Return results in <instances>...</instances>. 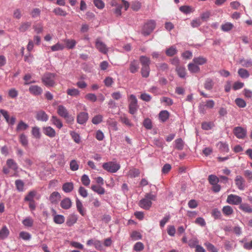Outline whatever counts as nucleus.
Listing matches in <instances>:
<instances>
[{"instance_id": "nucleus-15", "label": "nucleus", "mask_w": 252, "mask_h": 252, "mask_svg": "<svg viewBox=\"0 0 252 252\" xmlns=\"http://www.w3.org/2000/svg\"><path fill=\"white\" fill-rule=\"evenodd\" d=\"M57 113L62 118L66 117L67 115L69 114L68 111L63 105H60L57 107Z\"/></svg>"}, {"instance_id": "nucleus-21", "label": "nucleus", "mask_w": 252, "mask_h": 252, "mask_svg": "<svg viewBox=\"0 0 252 252\" xmlns=\"http://www.w3.org/2000/svg\"><path fill=\"white\" fill-rule=\"evenodd\" d=\"M51 122H52V124L55 125L57 128L59 129L63 127V125L61 120L56 116H52Z\"/></svg>"}, {"instance_id": "nucleus-42", "label": "nucleus", "mask_w": 252, "mask_h": 252, "mask_svg": "<svg viewBox=\"0 0 252 252\" xmlns=\"http://www.w3.org/2000/svg\"><path fill=\"white\" fill-rule=\"evenodd\" d=\"M150 71V66H142L141 73L143 77L147 78L149 76Z\"/></svg>"}, {"instance_id": "nucleus-61", "label": "nucleus", "mask_w": 252, "mask_h": 252, "mask_svg": "<svg viewBox=\"0 0 252 252\" xmlns=\"http://www.w3.org/2000/svg\"><path fill=\"white\" fill-rule=\"evenodd\" d=\"M130 237L132 240H137L139 239H141L142 238V236L141 234L136 231H134L131 232L130 234Z\"/></svg>"}, {"instance_id": "nucleus-51", "label": "nucleus", "mask_w": 252, "mask_h": 252, "mask_svg": "<svg viewBox=\"0 0 252 252\" xmlns=\"http://www.w3.org/2000/svg\"><path fill=\"white\" fill-rule=\"evenodd\" d=\"M23 224L27 227H32L33 225V220L30 217H27L22 221Z\"/></svg>"}, {"instance_id": "nucleus-46", "label": "nucleus", "mask_w": 252, "mask_h": 252, "mask_svg": "<svg viewBox=\"0 0 252 252\" xmlns=\"http://www.w3.org/2000/svg\"><path fill=\"white\" fill-rule=\"evenodd\" d=\"M242 65L245 67H249L252 66V60L251 59H241L239 61Z\"/></svg>"}, {"instance_id": "nucleus-5", "label": "nucleus", "mask_w": 252, "mask_h": 252, "mask_svg": "<svg viewBox=\"0 0 252 252\" xmlns=\"http://www.w3.org/2000/svg\"><path fill=\"white\" fill-rule=\"evenodd\" d=\"M102 167L104 169L111 173L116 172L120 168L119 164L112 161L103 163Z\"/></svg>"}, {"instance_id": "nucleus-44", "label": "nucleus", "mask_w": 252, "mask_h": 252, "mask_svg": "<svg viewBox=\"0 0 252 252\" xmlns=\"http://www.w3.org/2000/svg\"><path fill=\"white\" fill-rule=\"evenodd\" d=\"M64 217L61 215H55L54 217V221L57 224H62L64 222Z\"/></svg>"}, {"instance_id": "nucleus-37", "label": "nucleus", "mask_w": 252, "mask_h": 252, "mask_svg": "<svg viewBox=\"0 0 252 252\" xmlns=\"http://www.w3.org/2000/svg\"><path fill=\"white\" fill-rule=\"evenodd\" d=\"M37 193L36 191L35 190H31L30 191L28 195L25 197V201L32 202L33 201V198L35 197Z\"/></svg>"}, {"instance_id": "nucleus-6", "label": "nucleus", "mask_w": 252, "mask_h": 252, "mask_svg": "<svg viewBox=\"0 0 252 252\" xmlns=\"http://www.w3.org/2000/svg\"><path fill=\"white\" fill-rule=\"evenodd\" d=\"M226 202L229 204L240 205L242 202V198L237 195L231 194L228 195Z\"/></svg>"}, {"instance_id": "nucleus-34", "label": "nucleus", "mask_w": 252, "mask_h": 252, "mask_svg": "<svg viewBox=\"0 0 252 252\" xmlns=\"http://www.w3.org/2000/svg\"><path fill=\"white\" fill-rule=\"evenodd\" d=\"M223 214L225 216H229L234 213L232 208L228 205L224 206L222 209Z\"/></svg>"}, {"instance_id": "nucleus-63", "label": "nucleus", "mask_w": 252, "mask_h": 252, "mask_svg": "<svg viewBox=\"0 0 252 252\" xmlns=\"http://www.w3.org/2000/svg\"><path fill=\"white\" fill-rule=\"evenodd\" d=\"M70 135L71 136L72 139L74 140V141L76 143H79L80 142V135L74 132V131H70Z\"/></svg>"}, {"instance_id": "nucleus-39", "label": "nucleus", "mask_w": 252, "mask_h": 252, "mask_svg": "<svg viewBox=\"0 0 252 252\" xmlns=\"http://www.w3.org/2000/svg\"><path fill=\"white\" fill-rule=\"evenodd\" d=\"M31 23L29 22L22 23L19 28V30L21 32H25L31 26Z\"/></svg>"}, {"instance_id": "nucleus-36", "label": "nucleus", "mask_w": 252, "mask_h": 252, "mask_svg": "<svg viewBox=\"0 0 252 252\" xmlns=\"http://www.w3.org/2000/svg\"><path fill=\"white\" fill-rule=\"evenodd\" d=\"M32 134L36 139H39L41 137L40 128L37 126H34L32 128Z\"/></svg>"}, {"instance_id": "nucleus-19", "label": "nucleus", "mask_w": 252, "mask_h": 252, "mask_svg": "<svg viewBox=\"0 0 252 252\" xmlns=\"http://www.w3.org/2000/svg\"><path fill=\"white\" fill-rule=\"evenodd\" d=\"M139 69V63L137 61L133 60L131 61L129 64V71L132 73H135L137 72Z\"/></svg>"}, {"instance_id": "nucleus-60", "label": "nucleus", "mask_w": 252, "mask_h": 252, "mask_svg": "<svg viewBox=\"0 0 252 252\" xmlns=\"http://www.w3.org/2000/svg\"><path fill=\"white\" fill-rule=\"evenodd\" d=\"M235 101L237 105L240 108H244L246 106L245 101L242 98H237Z\"/></svg>"}, {"instance_id": "nucleus-41", "label": "nucleus", "mask_w": 252, "mask_h": 252, "mask_svg": "<svg viewBox=\"0 0 252 252\" xmlns=\"http://www.w3.org/2000/svg\"><path fill=\"white\" fill-rule=\"evenodd\" d=\"M15 183L16 189L19 191L21 192L24 191V183L23 181L20 179L16 180Z\"/></svg>"}, {"instance_id": "nucleus-25", "label": "nucleus", "mask_w": 252, "mask_h": 252, "mask_svg": "<svg viewBox=\"0 0 252 252\" xmlns=\"http://www.w3.org/2000/svg\"><path fill=\"white\" fill-rule=\"evenodd\" d=\"M217 146L221 152L228 153L229 152V147L227 144L223 142H219Z\"/></svg>"}, {"instance_id": "nucleus-38", "label": "nucleus", "mask_w": 252, "mask_h": 252, "mask_svg": "<svg viewBox=\"0 0 252 252\" xmlns=\"http://www.w3.org/2000/svg\"><path fill=\"white\" fill-rule=\"evenodd\" d=\"M64 42L68 49H73L76 44V42L74 39H66L64 40Z\"/></svg>"}, {"instance_id": "nucleus-27", "label": "nucleus", "mask_w": 252, "mask_h": 252, "mask_svg": "<svg viewBox=\"0 0 252 252\" xmlns=\"http://www.w3.org/2000/svg\"><path fill=\"white\" fill-rule=\"evenodd\" d=\"M139 61L142 66H150L151 62L149 58L145 56H141L140 57Z\"/></svg>"}, {"instance_id": "nucleus-2", "label": "nucleus", "mask_w": 252, "mask_h": 252, "mask_svg": "<svg viewBox=\"0 0 252 252\" xmlns=\"http://www.w3.org/2000/svg\"><path fill=\"white\" fill-rule=\"evenodd\" d=\"M56 74L46 72L43 74L41 80L43 84L47 87H53L56 85L55 78Z\"/></svg>"}, {"instance_id": "nucleus-53", "label": "nucleus", "mask_w": 252, "mask_h": 252, "mask_svg": "<svg viewBox=\"0 0 252 252\" xmlns=\"http://www.w3.org/2000/svg\"><path fill=\"white\" fill-rule=\"evenodd\" d=\"M54 13L57 15L65 16L67 15L66 11L60 7H57L53 10Z\"/></svg>"}, {"instance_id": "nucleus-18", "label": "nucleus", "mask_w": 252, "mask_h": 252, "mask_svg": "<svg viewBox=\"0 0 252 252\" xmlns=\"http://www.w3.org/2000/svg\"><path fill=\"white\" fill-rule=\"evenodd\" d=\"M78 220V217L76 215H70L67 218L66 224L68 226H71L75 223Z\"/></svg>"}, {"instance_id": "nucleus-14", "label": "nucleus", "mask_w": 252, "mask_h": 252, "mask_svg": "<svg viewBox=\"0 0 252 252\" xmlns=\"http://www.w3.org/2000/svg\"><path fill=\"white\" fill-rule=\"evenodd\" d=\"M60 206L63 209L67 210L71 208L72 202L70 198L66 197L61 201Z\"/></svg>"}, {"instance_id": "nucleus-50", "label": "nucleus", "mask_w": 252, "mask_h": 252, "mask_svg": "<svg viewBox=\"0 0 252 252\" xmlns=\"http://www.w3.org/2000/svg\"><path fill=\"white\" fill-rule=\"evenodd\" d=\"M140 175V171L136 168L132 169L128 172V175L130 178H135Z\"/></svg>"}, {"instance_id": "nucleus-17", "label": "nucleus", "mask_w": 252, "mask_h": 252, "mask_svg": "<svg viewBox=\"0 0 252 252\" xmlns=\"http://www.w3.org/2000/svg\"><path fill=\"white\" fill-rule=\"evenodd\" d=\"M6 165L8 168L12 169L15 172H17L18 165L13 159H8L6 161Z\"/></svg>"}, {"instance_id": "nucleus-30", "label": "nucleus", "mask_w": 252, "mask_h": 252, "mask_svg": "<svg viewBox=\"0 0 252 252\" xmlns=\"http://www.w3.org/2000/svg\"><path fill=\"white\" fill-rule=\"evenodd\" d=\"M73 184L71 182H67L64 183L63 185V190L65 192H70L73 189Z\"/></svg>"}, {"instance_id": "nucleus-11", "label": "nucleus", "mask_w": 252, "mask_h": 252, "mask_svg": "<svg viewBox=\"0 0 252 252\" xmlns=\"http://www.w3.org/2000/svg\"><path fill=\"white\" fill-rule=\"evenodd\" d=\"M89 118L88 113L87 112H80L77 117V123L79 124L83 125L85 124L88 121Z\"/></svg>"}, {"instance_id": "nucleus-16", "label": "nucleus", "mask_w": 252, "mask_h": 252, "mask_svg": "<svg viewBox=\"0 0 252 252\" xmlns=\"http://www.w3.org/2000/svg\"><path fill=\"white\" fill-rule=\"evenodd\" d=\"M61 196L57 191H54L49 196V200L53 204L57 203L61 199Z\"/></svg>"}, {"instance_id": "nucleus-64", "label": "nucleus", "mask_w": 252, "mask_h": 252, "mask_svg": "<svg viewBox=\"0 0 252 252\" xmlns=\"http://www.w3.org/2000/svg\"><path fill=\"white\" fill-rule=\"evenodd\" d=\"M204 245L209 251H210L211 252H218L217 249L210 243L207 242L205 243Z\"/></svg>"}, {"instance_id": "nucleus-12", "label": "nucleus", "mask_w": 252, "mask_h": 252, "mask_svg": "<svg viewBox=\"0 0 252 252\" xmlns=\"http://www.w3.org/2000/svg\"><path fill=\"white\" fill-rule=\"evenodd\" d=\"M29 90L30 93L34 95H40L43 92L42 89L37 85L31 86Z\"/></svg>"}, {"instance_id": "nucleus-43", "label": "nucleus", "mask_w": 252, "mask_h": 252, "mask_svg": "<svg viewBox=\"0 0 252 252\" xmlns=\"http://www.w3.org/2000/svg\"><path fill=\"white\" fill-rule=\"evenodd\" d=\"M177 53L176 48L174 46H172L170 48H168L166 51V54L167 56L171 57Z\"/></svg>"}, {"instance_id": "nucleus-13", "label": "nucleus", "mask_w": 252, "mask_h": 252, "mask_svg": "<svg viewBox=\"0 0 252 252\" xmlns=\"http://www.w3.org/2000/svg\"><path fill=\"white\" fill-rule=\"evenodd\" d=\"M35 118L38 121L46 122L48 121L49 117L44 111L40 110L36 113Z\"/></svg>"}, {"instance_id": "nucleus-59", "label": "nucleus", "mask_w": 252, "mask_h": 252, "mask_svg": "<svg viewBox=\"0 0 252 252\" xmlns=\"http://www.w3.org/2000/svg\"><path fill=\"white\" fill-rule=\"evenodd\" d=\"M19 140L20 143L23 146H26L28 144V141L27 136L24 134H21L19 136Z\"/></svg>"}, {"instance_id": "nucleus-20", "label": "nucleus", "mask_w": 252, "mask_h": 252, "mask_svg": "<svg viewBox=\"0 0 252 252\" xmlns=\"http://www.w3.org/2000/svg\"><path fill=\"white\" fill-rule=\"evenodd\" d=\"M214 84L213 80L212 78H208L204 82V87L206 90L210 91L213 88Z\"/></svg>"}, {"instance_id": "nucleus-26", "label": "nucleus", "mask_w": 252, "mask_h": 252, "mask_svg": "<svg viewBox=\"0 0 252 252\" xmlns=\"http://www.w3.org/2000/svg\"><path fill=\"white\" fill-rule=\"evenodd\" d=\"M169 118V113L167 110H162L159 113V119L162 122H166Z\"/></svg>"}, {"instance_id": "nucleus-45", "label": "nucleus", "mask_w": 252, "mask_h": 252, "mask_svg": "<svg viewBox=\"0 0 252 252\" xmlns=\"http://www.w3.org/2000/svg\"><path fill=\"white\" fill-rule=\"evenodd\" d=\"M143 125L147 129H151L153 127L152 122L150 119L148 118L144 119Z\"/></svg>"}, {"instance_id": "nucleus-8", "label": "nucleus", "mask_w": 252, "mask_h": 252, "mask_svg": "<svg viewBox=\"0 0 252 252\" xmlns=\"http://www.w3.org/2000/svg\"><path fill=\"white\" fill-rule=\"evenodd\" d=\"M234 182L236 186L240 190H244L246 187V181L244 178L240 175L236 176Z\"/></svg>"}, {"instance_id": "nucleus-10", "label": "nucleus", "mask_w": 252, "mask_h": 252, "mask_svg": "<svg viewBox=\"0 0 252 252\" xmlns=\"http://www.w3.org/2000/svg\"><path fill=\"white\" fill-rule=\"evenodd\" d=\"M42 131L45 135L51 138L55 137L56 135L55 130L50 126H44Z\"/></svg>"}, {"instance_id": "nucleus-58", "label": "nucleus", "mask_w": 252, "mask_h": 252, "mask_svg": "<svg viewBox=\"0 0 252 252\" xmlns=\"http://www.w3.org/2000/svg\"><path fill=\"white\" fill-rule=\"evenodd\" d=\"M102 116L101 115H97L95 116L92 119V122L94 125H97L100 123L102 121Z\"/></svg>"}, {"instance_id": "nucleus-7", "label": "nucleus", "mask_w": 252, "mask_h": 252, "mask_svg": "<svg viewBox=\"0 0 252 252\" xmlns=\"http://www.w3.org/2000/svg\"><path fill=\"white\" fill-rule=\"evenodd\" d=\"M234 134L238 139H244L247 135L246 129L241 126L235 127L233 130Z\"/></svg>"}, {"instance_id": "nucleus-49", "label": "nucleus", "mask_w": 252, "mask_h": 252, "mask_svg": "<svg viewBox=\"0 0 252 252\" xmlns=\"http://www.w3.org/2000/svg\"><path fill=\"white\" fill-rule=\"evenodd\" d=\"M64 48V45L63 44H61L60 43H57L55 45H53L51 47V49L53 52L62 50Z\"/></svg>"}, {"instance_id": "nucleus-57", "label": "nucleus", "mask_w": 252, "mask_h": 252, "mask_svg": "<svg viewBox=\"0 0 252 252\" xmlns=\"http://www.w3.org/2000/svg\"><path fill=\"white\" fill-rule=\"evenodd\" d=\"M82 184L85 186H88L90 184V180L88 175L84 174L81 179Z\"/></svg>"}, {"instance_id": "nucleus-48", "label": "nucleus", "mask_w": 252, "mask_h": 252, "mask_svg": "<svg viewBox=\"0 0 252 252\" xmlns=\"http://www.w3.org/2000/svg\"><path fill=\"white\" fill-rule=\"evenodd\" d=\"M141 7V3L138 1H133L131 3V8L135 11H138Z\"/></svg>"}, {"instance_id": "nucleus-47", "label": "nucleus", "mask_w": 252, "mask_h": 252, "mask_svg": "<svg viewBox=\"0 0 252 252\" xmlns=\"http://www.w3.org/2000/svg\"><path fill=\"white\" fill-rule=\"evenodd\" d=\"M66 93L68 95L72 96H77L80 94L79 91L75 88L67 89Z\"/></svg>"}, {"instance_id": "nucleus-29", "label": "nucleus", "mask_w": 252, "mask_h": 252, "mask_svg": "<svg viewBox=\"0 0 252 252\" xmlns=\"http://www.w3.org/2000/svg\"><path fill=\"white\" fill-rule=\"evenodd\" d=\"M234 27L233 24L230 22H226L221 25V30L223 32H227L231 31Z\"/></svg>"}, {"instance_id": "nucleus-22", "label": "nucleus", "mask_w": 252, "mask_h": 252, "mask_svg": "<svg viewBox=\"0 0 252 252\" xmlns=\"http://www.w3.org/2000/svg\"><path fill=\"white\" fill-rule=\"evenodd\" d=\"M188 67L189 70L191 73H198L200 71V67L193 62L189 63L188 64Z\"/></svg>"}, {"instance_id": "nucleus-55", "label": "nucleus", "mask_w": 252, "mask_h": 252, "mask_svg": "<svg viewBox=\"0 0 252 252\" xmlns=\"http://www.w3.org/2000/svg\"><path fill=\"white\" fill-rule=\"evenodd\" d=\"M144 248V246L143 244L140 242L136 243L133 247V250L136 252H141Z\"/></svg>"}, {"instance_id": "nucleus-4", "label": "nucleus", "mask_w": 252, "mask_h": 252, "mask_svg": "<svg viewBox=\"0 0 252 252\" xmlns=\"http://www.w3.org/2000/svg\"><path fill=\"white\" fill-rule=\"evenodd\" d=\"M129 112L131 114H134L136 113L138 109L137 99L136 96L133 94H131L129 97Z\"/></svg>"}, {"instance_id": "nucleus-40", "label": "nucleus", "mask_w": 252, "mask_h": 252, "mask_svg": "<svg viewBox=\"0 0 252 252\" xmlns=\"http://www.w3.org/2000/svg\"><path fill=\"white\" fill-rule=\"evenodd\" d=\"M28 127L29 126L27 124L24 123L23 121H21L19 122L16 127V131H20L25 130L27 129Z\"/></svg>"}, {"instance_id": "nucleus-28", "label": "nucleus", "mask_w": 252, "mask_h": 252, "mask_svg": "<svg viewBox=\"0 0 252 252\" xmlns=\"http://www.w3.org/2000/svg\"><path fill=\"white\" fill-rule=\"evenodd\" d=\"M9 234V231L6 226L2 227L0 230V239L3 240L7 238Z\"/></svg>"}, {"instance_id": "nucleus-9", "label": "nucleus", "mask_w": 252, "mask_h": 252, "mask_svg": "<svg viewBox=\"0 0 252 252\" xmlns=\"http://www.w3.org/2000/svg\"><path fill=\"white\" fill-rule=\"evenodd\" d=\"M95 47L96 49L101 53L106 54L108 52V48L104 43L100 40L99 38H97L95 41Z\"/></svg>"}, {"instance_id": "nucleus-62", "label": "nucleus", "mask_w": 252, "mask_h": 252, "mask_svg": "<svg viewBox=\"0 0 252 252\" xmlns=\"http://www.w3.org/2000/svg\"><path fill=\"white\" fill-rule=\"evenodd\" d=\"M94 4L98 9H102L104 7V3L102 0H94Z\"/></svg>"}, {"instance_id": "nucleus-56", "label": "nucleus", "mask_w": 252, "mask_h": 252, "mask_svg": "<svg viewBox=\"0 0 252 252\" xmlns=\"http://www.w3.org/2000/svg\"><path fill=\"white\" fill-rule=\"evenodd\" d=\"M69 165L70 168L72 171H76L79 168V164L75 159L71 160Z\"/></svg>"}, {"instance_id": "nucleus-3", "label": "nucleus", "mask_w": 252, "mask_h": 252, "mask_svg": "<svg viewBox=\"0 0 252 252\" xmlns=\"http://www.w3.org/2000/svg\"><path fill=\"white\" fill-rule=\"evenodd\" d=\"M156 23L155 20H150L146 22L142 28V34L144 36L150 35L155 29Z\"/></svg>"}, {"instance_id": "nucleus-24", "label": "nucleus", "mask_w": 252, "mask_h": 252, "mask_svg": "<svg viewBox=\"0 0 252 252\" xmlns=\"http://www.w3.org/2000/svg\"><path fill=\"white\" fill-rule=\"evenodd\" d=\"M239 209L243 212L247 213H252V208L247 203H242L239 205Z\"/></svg>"}, {"instance_id": "nucleus-33", "label": "nucleus", "mask_w": 252, "mask_h": 252, "mask_svg": "<svg viewBox=\"0 0 252 252\" xmlns=\"http://www.w3.org/2000/svg\"><path fill=\"white\" fill-rule=\"evenodd\" d=\"M192 62L194 63L197 65H203L207 62V59L202 57H196L193 59Z\"/></svg>"}, {"instance_id": "nucleus-32", "label": "nucleus", "mask_w": 252, "mask_h": 252, "mask_svg": "<svg viewBox=\"0 0 252 252\" xmlns=\"http://www.w3.org/2000/svg\"><path fill=\"white\" fill-rule=\"evenodd\" d=\"M175 148L178 150H182L184 148V142L181 138H178L175 140Z\"/></svg>"}, {"instance_id": "nucleus-31", "label": "nucleus", "mask_w": 252, "mask_h": 252, "mask_svg": "<svg viewBox=\"0 0 252 252\" xmlns=\"http://www.w3.org/2000/svg\"><path fill=\"white\" fill-rule=\"evenodd\" d=\"M176 71L178 75L181 78H185L186 75V69L182 66H177L176 68Z\"/></svg>"}, {"instance_id": "nucleus-1", "label": "nucleus", "mask_w": 252, "mask_h": 252, "mask_svg": "<svg viewBox=\"0 0 252 252\" xmlns=\"http://www.w3.org/2000/svg\"><path fill=\"white\" fill-rule=\"evenodd\" d=\"M157 196L152 193H147L144 198L140 200L139 206L145 210H149L152 205V201H155Z\"/></svg>"}, {"instance_id": "nucleus-52", "label": "nucleus", "mask_w": 252, "mask_h": 252, "mask_svg": "<svg viewBox=\"0 0 252 252\" xmlns=\"http://www.w3.org/2000/svg\"><path fill=\"white\" fill-rule=\"evenodd\" d=\"M208 181L210 184H216L219 182V179L216 175H210L208 177Z\"/></svg>"}, {"instance_id": "nucleus-35", "label": "nucleus", "mask_w": 252, "mask_h": 252, "mask_svg": "<svg viewBox=\"0 0 252 252\" xmlns=\"http://www.w3.org/2000/svg\"><path fill=\"white\" fill-rule=\"evenodd\" d=\"M238 74L240 77L243 79L248 78L250 76L249 71L244 68H240L238 71Z\"/></svg>"}, {"instance_id": "nucleus-23", "label": "nucleus", "mask_w": 252, "mask_h": 252, "mask_svg": "<svg viewBox=\"0 0 252 252\" xmlns=\"http://www.w3.org/2000/svg\"><path fill=\"white\" fill-rule=\"evenodd\" d=\"M91 189L98 194L102 195L105 192V189L101 186H97L95 185L91 186Z\"/></svg>"}, {"instance_id": "nucleus-54", "label": "nucleus", "mask_w": 252, "mask_h": 252, "mask_svg": "<svg viewBox=\"0 0 252 252\" xmlns=\"http://www.w3.org/2000/svg\"><path fill=\"white\" fill-rule=\"evenodd\" d=\"M19 237L24 240H29L31 238V235L29 232L21 231L19 234Z\"/></svg>"}]
</instances>
